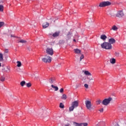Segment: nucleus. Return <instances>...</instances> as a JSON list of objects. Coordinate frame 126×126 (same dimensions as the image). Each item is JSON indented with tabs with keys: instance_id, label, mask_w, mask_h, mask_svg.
Wrapping results in <instances>:
<instances>
[{
	"instance_id": "nucleus-1",
	"label": "nucleus",
	"mask_w": 126,
	"mask_h": 126,
	"mask_svg": "<svg viewBox=\"0 0 126 126\" xmlns=\"http://www.w3.org/2000/svg\"><path fill=\"white\" fill-rule=\"evenodd\" d=\"M101 47L102 49H105V50H112L113 48L112 44L109 42H103L101 44Z\"/></svg>"
},
{
	"instance_id": "nucleus-2",
	"label": "nucleus",
	"mask_w": 126,
	"mask_h": 126,
	"mask_svg": "<svg viewBox=\"0 0 126 126\" xmlns=\"http://www.w3.org/2000/svg\"><path fill=\"white\" fill-rule=\"evenodd\" d=\"M79 103L78 101H73L71 104V106L69 107V111L70 112H72L75 108H77L78 107Z\"/></svg>"
},
{
	"instance_id": "nucleus-3",
	"label": "nucleus",
	"mask_w": 126,
	"mask_h": 126,
	"mask_svg": "<svg viewBox=\"0 0 126 126\" xmlns=\"http://www.w3.org/2000/svg\"><path fill=\"white\" fill-rule=\"evenodd\" d=\"M112 100H113V98H112V97H109L108 98H105L101 102V104H102V105H104V106H108V105L110 104L111 101H112Z\"/></svg>"
},
{
	"instance_id": "nucleus-4",
	"label": "nucleus",
	"mask_w": 126,
	"mask_h": 126,
	"mask_svg": "<svg viewBox=\"0 0 126 126\" xmlns=\"http://www.w3.org/2000/svg\"><path fill=\"white\" fill-rule=\"evenodd\" d=\"M86 107L88 110H92V104L91 101L86 100L85 101Z\"/></svg>"
},
{
	"instance_id": "nucleus-5",
	"label": "nucleus",
	"mask_w": 126,
	"mask_h": 126,
	"mask_svg": "<svg viewBox=\"0 0 126 126\" xmlns=\"http://www.w3.org/2000/svg\"><path fill=\"white\" fill-rule=\"evenodd\" d=\"M111 5V2L109 1H103L100 3L99 6L100 7H105V6H108Z\"/></svg>"
},
{
	"instance_id": "nucleus-6",
	"label": "nucleus",
	"mask_w": 126,
	"mask_h": 126,
	"mask_svg": "<svg viewBox=\"0 0 126 126\" xmlns=\"http://www.w3.org/2000/svg\"><path fill=\"white\" fill-rule=\"evenodd\" d=\"M42 62L44 63H50L51 62H52V57L50 56H46L45 58H43L42 59Z\"/></svg>"
},
{
	"instance_id": "nucleus-7",
	"label": "nucleus",
	"mask_w": 126,
	"mask_h": 126,
	"mask_svg": "<svg viewBox=\"0 0 126 126\" xmlns=\"http://www.w3.org/2000/svg\"><path fill=\"white\" fill-rule=\"evenodd\" d=\"M46 53L50 56L54 55V50L52 48H47L46 50Z\"/></svg>"
},
{
	"instance_id": "nucleus-8",
	"label": "nucleus",
	"mask_w": 126,
	"mask_h": 126,
	"mask_svg": "<svg viewBox=\"0 0 126 126\" xmlns=\"http://www.w3.org/2000/svg\"><path fill=\"white\" fill-rule=\"evenodd\" d=\"M124 15V14L123 11H119L116 14L117 17H119V18L123 17Z\"/></svg>"
},
{
	"instance_id": "nucleus-9",
	"label": "nucleus",
	"mask_w": 126,
	"mask_h": 126,
	"mask_svg": "<svg viewBox=\"0 0 126 126\" xmlns=\"http://www.w3.org/2000/svg\"><path fill=\"white\" fill-rule=\"evenodd\" d=\"M60 33L61 32L60 31L56 32L52 34V36L54 37V38L59 37V36H60Z\"/></svg>"
},
{
	"instance_id": "nucleus-10",
	"label": "nucleus",
	"mask_w": 126,
	"mask_h": 126,
	"mask_svg": "<svg viewBox=\"0 0 126 126\" xmlns=\"http://www.w3.org/2000/svg\"><path fill=\"white\" fill-rule=\"evenodd\" d=\"M108 42L109 44H111V45H112V44H115V43H116V40H115V39L113 38H110L108 40Z\"/></svg>"
},
{
	"instance_id": "nucleus-11",
	"label": "nucleus",
	"mask_w": 126,
	"mask_h": 126,
	"mask_svg": "<svg viewBox=\"0 0 126 126\" xmlns=\"http://www.w3.org/2000/svg\"><path fill=\"white\" fill-rule=\"evenodd\" d=\"M49 25L50 24H49V23H47V22L44 23L43 24L42 27L44 29L47 28V27H49Z\"/></svg>"
},
{
	"instance_id": "nucleus-12",
	"label": "nucleus",
	"mask_w": 126,
	"mask_h": 126,
	"mask_svg": "<svg viewBox=\"0 0 126 126\" xmlns=\"http://www.w3.org/2000/svg\"><path fill=\"white\" fill-rule=\"evenodd\" d=\"M110 62L112 64H114V63H116V59L114 58L110 59Z\"/></svg>"
},
{
	"instance_id": "nucleus-13",
	"label": "nucleus",
	"mask_w": 126,
	"mask_h": 126,
	"mask_svg": "<svg viewBox=\"0 0 126 126\" xmlns=\"http://www.w3.org/2000/svg\"><path fill=\"white\" fill-rule=\"evenodd\" d=\"M100 39H101V40H106V39H107V36L105 34H102L100 36Z\"/></svg>"
},
{
	"instance_id": "nucleus-14",
	"label": "nucleus",
	"mask_w": 126,
	"mask_h": 126,
	"mask_svg": "<svg viewBox=\"0 0 126 126\" xmlns=\"http://www.w3.org/2000/svg\"><path fill=\"white\" fill-rule=\"evenodd\" d=\"M74 51L76 54H80L81 53V51L79 49H74Z\"/></svg>"
},
{
	"instance_id": "nucleus-15",
	"label": "nucleus",
	"mask_w": 126,
	"mask_h": 126,
	"mask_svg": "<svg viewBox=\"0 0 126 126\" xmlns=\"http://www.w3.org/2000/svg\"><path fill=\"white\" fill-rule=\"evenodd\" d=\"M97 126H105V122H99L96 125Z\"/></svg>"
},
{
	"instance_id": "nucleus-16",
	"label": "nucleus",
	"mask_w": 126,
	"mask_h": 126,
	"mask_svg": "<svg viewBox=\"0 0 126 126\" xmlns=\"http://www.w3.org/2000/svg\"><path fill=\"white\" fill-rule=\"evenodd\" d=\"M55 80H56L54 78H51L50 79H49V82L51 84H53V83H54V82H55Z\"/></svg>"
},
{
	"instance_id": "nucleus-17",
	"label": "nucleus",
	"mask_w": 126,
	"mask_h": 126,
	"mask_svg": "<svg viewBox=\"0 0 126 126\" xmlns=\"http://www.w3.org/2000/svg\"><path fill=\"white\" fill-rule=\"evenodd\" d=\"M51 87L54 88L55 91H58L59 90V88L57 86H55L54 85H52Z\"/></svg>"
},
{
	"instance_id": "nucleus-18",
	"label": "nucleus",
	"mask_w": 126,
	"mask_h": 126,
	"mask_svg": "<svg viewBox=\"0 0 126 126\" xmlns=\"http://www.w3.org/2000/svg\"><path fill=\"white\" fill-rule=\"evenodd\" d=\"M73 124H74V126H82V123H78L76 122H74Z\"/></svg>"
},
{
	"instance_id": "nucleus-19",
	"label": "nucleus",
	"mask_w": 126,
	"mask_h": 126,
	"mask_svg": "<svg viewBox=\"0 0 126 126\" xmlns=\"http://www.w3.org/2000/svg\"><path fill=\"white\" fill-rule=\"evenodd\" d=\"M111 30H113L114 31H117V30H118V28L116 26H113L112 27Z\"/></svg>"
},
{
	"instance_id": "nucleus-20",
	"label": "nucleus",
	"mask_w": 126,
	"mask_h": 126,
	"mask_svg": "<svg viewBox=\"0 0 126 126\" xmlns=\"http://www.w3.org/2000/svg\"><path fill=\"white\" fill-rule=\"evenodd\" d=\"M0 62H3V55L1 53H0Z\"/></svg>"
},
{
	"instance_id": "nucleus-21",
	"label": "nucleus",
	"mask_w": 126,
	"mask_h": 126,
	"mask_svg": "<svg viewBox=\"0 0 126 126\" xmlns=\"http://www.w3.org/2000/svg\"><path fill=\"white\" fill-rule=\"evenodd\" d=\"M84 73L86 75H90L91 76V75H92L91 74V73H90L89 71H84Z\"/></svg>"
},
{
	"instance_id": "nucleus-22",
	"label": "nucleus",
	"mask_w": 126,
	"mask_h": 126,
	"mask_svg": "<svg viewBox=\"0 0 126 126\" xmlns=\"http://www.w3.org/2000/svg\"><path fill=\"white\" fill-rule=\"evenodd\" d=\"M18 43H22L25 44L27 43V41L25 40L21 39L19 41Z\"/></svg>"
},
{
	"instance_id": "nucleus-23",
	"label": "nucleus",
	"mask_w": 126,
	"mask_h": 126,
	"mask_svg": "<svg viewBox=\"0 0 126 126\" xmlns=\"http://www.w3.org/2000/svg\"><path fill=\"white\" fill-rule=\"evenodd\" d=\"M17 66H18V67H20V66H21V62H20V61H17Z\"/></svg>"
},
{
	"instance_id": "nucleus-24",
	"label": "nucleus",
	"mask_w": 126,
	"mask_h": 126,
	"mask_svg": "<svg viewBox=\"0 0 126 126\" xmlns=\"http://www.w3.org/2000/svg\"><path fill=\"white\" fill-rule=\"evenodd\" d=\"M25 84H26V82L25 81H23L20 83V85L22 87L24 86Z\"/></svg>"
},
{
	"instance_id": "nucleus-25",
	"label": "nucleus",
	"mask_w": 126,
	"mask_h": 126,
	"mask_svg": "<svg viewBox=\"0 0 126 126\" xmlns=\"http://www.w3.org/2000/svg\"><path fill=\"white\" fill-rule=\"evenodd\" d=\"M0 80L2 82H3V81H4L5 80V78L4 77L2 76L0 77Z\"/></svg>"
},
{
	"instance_id": "nucleus-26",
	"label": "nucleus",
	"mask_w": 126,
	"mask_h": 126,
	"mask_svg": "<svg viewBox=\"0 0 126 126\" xmlns=\"http://www.w3.org/2000/svg\"><path fill=\"white\" fill-rule=\"evenodd\" d=\"M60 108H61V109H63V108H64V105H63V103H60Z\"/></svg>"
},
{
	"instance_id": "nucleus-27",
	"label": "nucleus",
	"mask_w": 126,
	"mask_h": 126,
	"mask_svg": "<svg viewBox=\"0 0 126 126\" xmlns=\"http://www.w3.org/2000/svg\"><path fill=\"white\" fill-rule=\"evenodd\" d=\"M0 11H3V5H0Z\"/></svg>"
},
{
	"instance_id": "nucleus-28",
	"label": "nucleus",
	"mask_w": 126,
	"mask_h": 126,
	"mask_svg": "<svg viewBox=\"0 0 126 126\" xmlns=\"http://www.w3.org/2000/svg\"><path fill=\"white\" fill-rule=\"evenodd\" d=\"M67 97H66V95L65 94H63V96L62 97V99H63V100H66Z\"/></svg>"
},
{
	"instance_id": "nucleus-29",
	"label": "nucleus",
	"mask_w": 126,
	"mask_h": 126,
	"mask_svg": "<svg viewBox=\"0 0 126 126\" xmlns=\"http://www.w3.org/2000/svg\"><path fill=\"white\" fill-rule=\"evenodd\" d=\"M4 25V23L3 22H0V28H1L2 26Z\"/></svg>"
},
{
	"instance_id": "nucleus-30",
	"label": "nucleus",
	"mask_w": 126,
	"mask_h": 126,
	"mask_svg": "<svg viewBox=\"0 0 126 126\" xmlns=\"http://www.w3.org/2000/svg\"><path fill=\"white\" fill-rule=\"evenodd\" d=\"M26 85L28 88L31 87L32 86L31 83H28L26 84Z\"/></svg>"
},
{
	"instance_id": "nucleus-31",
	"label": "nucleus",
	"mask_w": 126,
	"mask_h": 126,
	"mask_svg": "<svg viewBox=\"0 0 126 126\" xmlns=\"http://www.w3.org/2000/svg\"><path fill=\"white\" fill-rule=\"evenodd\" d=\"M83 59H84V55H82L80 57V62H81V61H82V60H83Z\"/></svg>"
},
{
	"instance_id": "nucleus-32",
	"label": "nucleus",
	"mask_w": 126,
	"mask_h": 126,
	"mask_svg": "<svg viewBox=\"0 0 126 126\" xmlns=\"http://www.w3.org/2000/svg\"><path fill=\"white\" fill-rule=\"evenodd\" d=\"M102 103V101L101 100H98L96 101V104L97 105H99V104H101Z\"/></svg>"
},
{
	"instance_id": "nucleus-33",
	"label": "nucleus",
	"mask_w": 126,
	"mask_h": 126,
	"mask_svg": "<svg viewBox=\"0 0 126 126\" xmlns=\"http://www.w3.org/2000/svg\"><path fill=\"white\" fill-rule=\"evenodd\" d=\"M88 126V124L86 123H82V126Z\"/></svg>"
},
{
	"instance_id": "nucleus-34",
	"label": "nucleus",
	"mask_w": 126,
	"mask_h": 126,
	"mask_svg": "<svg viewBox=\"0 0 126 126\" xmlns=\"http://www.w3.org/2000/svg\"><path fill=\"white\" fill-rule=\"evenodd\" d=\"M71 37V36L70 35L68 34V35H67V38H66L67 41L68 40H69V39H70V37Z\"/></svg>"
},
{
	"instance_id": "nucleus-35",
	"label": "nucleus",
	"mask_w": 126,
	"mask_h": 126,
	"mask_svg": "<svg viewBox=\"0 0 126 126\" xmlns=\"http://www.w3.org/2000/svg\"><path fill=\"white\" fill-rule=\"evenodd\" d=\"M84 87H85V88H86L87 89H88V88H89V86H88V84H85L84 85Z\"/></svg>"
},
{
	"instance_id": "nucleus-36",
	"label": "nucleus",
	"mask_w": 126,
	"mask_h": 126,
	"mask_svg": "<svg viewBox=\"0 0 126 126\" xmlns=\"http://www.w3.org/2000/svg\"><path fill=\"white\" fill-rule=\"evenodd\" d=\"M60 93H63V89L61 88L60 90Z\"/></svg>"
},
{
	"instance_id": "nucleus-37",
	"label": "nucleus",
	"mask_w": 126,
	"mask_h": 126,
	"mask_svg": "<svg viewBox=\"0 0 126 126\" xmlns=\"http://www.w3.org/2000/svg\"><path fill=\"white\" fill-rule=\"evenodd\" d=\"M99 112H100V113H103V112H104V109L101 108V109L99 110Z\"/></svg>"
},
{
	"instance_id": "nucleus-38",
	"label": "nucleus",
	"mask_w": 126,
	"mask_h": 126,
	"mask_svg": "<svg viewBox=\"0 0 126 126\" xmlns=\"http://www.w3.org/2000/svg\"><path fill=\"white\" fill-rule=\"evenodd\" d=\"M5 53H6V54H7L8 53V50H6L5 51Z\"/></svg>"
},
{
	"instance_id": "nucleus-39",
	"label": "nucleus",
	"mask_w": 126,
	"mask_h": 126,
	"mask_svg": "<svg viewBox=\"0 0 126 126\" xmlns=\"http://www.w3.org/2000/svg\"><path fill=\"white\" fill-rule=\"evenodd\" d=\"M65 126H70V124H67L65 125Z\"/></svg>"
},
{
	"instance_id": "nucleus-40",
	"label": "nucleus",
	"mask_w": 126,
	"mask_h": 126,
	"mask_svg": "<svg viewBox=\"0 0 126 126\" xmlns=\"http://www.w3.org/2000/svg\"><path fill=\"white\" fill-rule=\"evenodd\" d=\"M31 49V48L30 47H28V50H29V51H30Z\"/></svg>"
},
{
	"instance_id": "nucleus-41",
	"label": "nucleus",
	"mask_w": 126,
	"mask_h": 126,
	"mask_svg": "<svg viewBox=\"0 0 126 126\" xmlns=\"http://www.w3.org/2000/svg\"><path fill=\"white\" fill-rule=\"evenodd\" d=\"M74 42H76V40L75 39H73Z\"/></svg>"
},
{
	"instance_id": "nucleus-42",
	"label": "nucleus",
	"mask_w": 126,
	"mask_h": 126,
	"mask_svg": "<svg viewBox=\"0 0 126 126\" xmlns=\"http://www.w3.org/2000/svg\"><path fill=\"white\" fill-rule=\"evenodd\" d=\"M11 37H15V36H14V35H11Z\"/></svg>"
},
{
	"instance_id": "nucleus-43",
	"label": "nucleus",
	"mask_w": 126,
	"mask_h": 126,
	"mask_svg": "<svg viewBox=\"0 0 126 126\" xmlns=\"http://www.w3.org/2000/svg\"><path fill=\"white\" fill-rule=\"evenodd\" d=\"M90 80H93V78L90 79Z\"/></svg>"
},
{
	"instance_id": "nucleus-44",
	"label": "nucleus",
	"mask_w": 126,
	"mask_h": 126,
	"mask_svg": "<svg viewBox=\"0 0 126 126\" xmlns=\"http://www.w3.org/2000/svg\"><path fill=\"white\" fill-rule=\"evenodd\" d=\"M60 8H62V5L60 6V7H59Z\"/></svg>"
},
{
	"instance_id": "nucleus-45",
	"label": "nucleus",
	"mask_w": 126,
	"mask_h": 126,
	"mask_svg": "<svg viewBox=\"0 0 126 126\" xmlns=\"http://www.w3.org/2000/svg\"><path fill=\"white\" fill-rule=\"evenodd\" d=\"M0 66H1V63H0Z\"/></svg>"
},
{
	"instance_id": "nucleus-46",
	"label": "nucleus",
	"mask_w": 126,
	"mask_h": 126,
	"mask_svg": "<svg viewBox=\"0 0 126 126\" xmlns=\"http://www.w3.org/2000/svg\"><path fill=\"white\" fill-rule=\"evenodd\" d=\"M44 112H46V111H45Z\"/></svg>"
}]
</instances>
